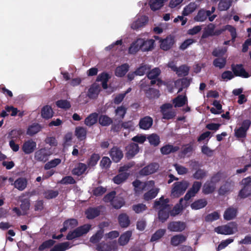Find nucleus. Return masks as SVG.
I'll use <instances>...</instances> for the list:
<instances>
[{
  "label": "nucleus",
  "instance_id": "obj_1",
  "mask_svg": "<svg viewBox=\"0 0 251 251\" xmlns=\"http://www.w3.org/2000/svg\"><path fill=\"white\" fill-rule=\"evenodd\" d=\"M168 199H164L161 197L158 201L154 202V207L155 209L159 210L158 218L159 220L164 222L169 218L171 207L168 204Z\"/></svg>",
  "mask_w": 251,
  "mask_h": 251
},
{
  "label": "nucleus",
  "instance_id": "obj_2",
  "mask_svg": "<svg viewBox=\"0 0 251 251\" xmlns=\"http://www.w3.org/2000/svg\"><path fill=\"white\" fill-rule=\"evenodd\" d=\"M214 231L218 234L232 235L238 231V226L235 223L231 222L215 228Z\"/></svg>",
  "mask_w": 251,
  "mask_h": 251
},
{
  "label": "nucleus",
  "instance_id": "obj_3",
  "mask_svg": "<svg viewBox=\"0 0 251 251\" xmlns=\"http://www.w3.org/2000/svg\"><path fill=\"white\" fill-rule=\"evenodd\" d=\"M189 186V183L186 181L177 182L173 184L171 191V196L177 198L182 195Z\"/></svg>",
  "mask_w": 251,
  "mask_h": 251
},
{
  "label": "nucleus",
  "instance_id": "obj_4",
  "mask_svg": "<svg viewBox=\"0 0 251 251\" xmlns=\"http://www.w3.org/2000/svg\"><path fill=\"white\" fill-rule=\"evenodd\" d=\"M134 190L136 194H139L143 191L149 190L154 185L153 180L148 181L145 182H141L139 180H135L132 182Z\"/></svg>",
  "mask_w": 251,
  "mask_h": 251
},
{
  "label": "nucleus",
  "instance_id": "obj_5",
  "mask_svg": "<svg viewBox=\"0 0 251 251\" xmlns=\"http://www.w3.org/2000/svg\"><path fill=\"white\" fill-rule=\"evenodd\" d=\"M91 226L89 224L84 225L80 226L74 231L70 232L68 233L67 239L68 240H72L74 238L81 236L83 234L87 233L91 229Z\"/></svg>",
  "mask_w": 251,
  "mask_h": 251
},
{
  "label": "nucleus",
  "instance_id": "obj_6",
  "mask_svg": "<svg viewBox=\"0 0 251 251\" xmlns=\"http://www.w3.org/2000/svg\"><path fill=\"white\" fill-rule=\"evenodd\" d=\"M117 249L118 246L116 241H111L107 243H101L97 247L98 251H116Z\"/></svg>",
  "mask_w": 251,
  "mask_h": 251
},
{
  "label": "nucleus",
  "instance_id": "obj_7",
  "mask_svg": "<svg viewBox=\"0 0 251 251\" xmlns=\"http://www.w3.org/2000/svg\"><path fill=\"white\" fill-rule=\"evenodd\" d=\"M148 22V17L145 15H138L135 20L131 25V27L137 29L145 26Z\"/></svg>",
  "mask_w": 251,
  "mask_h": 251
},
{
  "label": "nucleus",
  "instance_id": "obj_8",
  "mask_svg": "<svg viewBox=\"0 0 251 251\" xmlns=\"http://www.w3.org/2000/svg\"><path fill=\"white\" fill-rule=\"evenodd\" d=\"M172 105L167 103L161 107V111L163 114V118L165 119H170L175 116V112L172 110Z\"/></svg>",
  "mask_w": 251,
  "mask_h": 251
},
{
  "label": "nucleus",
  "instance_id": "obj_9",
  "mask_svg": "<svg viewBox=\"0 0 251 251\" xmlns=\"http://www.w3.org/2000/svg\"><path fill=\"white\" fill-rule=\"evenodd\" d=\"M185 228L186 224L180 221L171 222L168 226V229L173 232H181L184 230Z\"/></svg>",
  "mask_w": 251,
  "mask_h": 251
},
{
  "label": "nucleus",
  "instance_id": "obj_10",
  "mask_svg": "<svg viewBox=\"0 0 251 251\" xmlns=\"http://www.w3.org/2000/svg\"><path fill=\"white\" fill-rule=\"evenodd\" d=\"M159 168L157 163H151L143 168L139 172L140 176H148L155 173Z\"/></svg>",
  "mask_w": 251,
  "mask_h": 251
},
{
  "label": "nucleus",
  "instance_id": "obj_11",
  "mask_svg": "<svg viewBox=\"0 0 251 251\" xmlns=\"http://www.w3.org/2000/svg\"><path fill=\"white\" fill-rule=\"evenodd\" d=\"M108 226L107 222H103L101 223L99 225V227L100 228V230L98 231L97 233L93 235L90 238V241L92 243H98L102 237L103 234V230L102 229L103 227Z\"/></svg>",
  "mask_w": 251,
  "mask_h": 251
},
{
  "label": "nucleus",
  "instance_id": "obj_12",
  "mask_svg": "<svg viewBox=\"0 0 251 251\" xmlns=\"http://www.w3.org/2000/svg\"><path fill=\"white\" fill-rule=\"evenodd\" d=\"M50 153L45 149H40L35 152L34 157L38 161L45 162L48 159Z\"/></svg>",
  "mask_w": 251,
  "mask_h": 251
},
{
  "label": "nucleus",
  "instance_id": "obj_13",
  "mask_svg": "<svg viewBox=\"0 0 251 251\" xmlns=\"http://www.w3.org/2000/svg\"><path fill=\"white\" fill-rule=\"evenodd\" d=\"M201 182L196 181L193 183L192 188L185 195L184 199L185 201H188L191 197H194L195 194L199 191L201 187Z\"/></svg>",
  "mask_w": 251,
  "mask_h": 251
},
{
  "label": "nucleus",
  "instance_id": "obj_14",
  "mask_svg": "<svg viewBox=\"0 0 251 251\" xmlns=\"http://www.w3.org/2000/svg\"><path fill=\"white\" fill-rule=\"evenodd\" d=\"M36 148V143L32 140L25 141L22 147L23 151L26 154L32 152Z\"/></svg>",
  "mask_w": 251,
  "mask_h": 251
},
{
  "label": "nucleus",
  "instance_id": "obj_15",
  "mask_svg": "<svg viewBox=\"0 0 251 251\" xmlns=\"http://www.w3.org/2000/svg\"><path fill=\"white\" fill-rule=\"evenodd\" d=\"M110 156L115 162H119L123 157L122 151L117 147H113L110 151Z\"/></svg>",
  "mask_w": 251,
  "mask_h": 251
},
{
  "label": "nucleus",
  "instance_id": "obj_16",
  "mask_svg": "<svg viewBox=\"0 0 251 251\" xmlns=\"http://www.w3.org/2000/svg\"><path fill=\"white\" fill-rule=\"evenodd\" d=\"M160 48L164 50H167L172 48L174 41L173 37L169 36L165 39L160 40Z\"/></svg>",
  "mask_w": 251,
  "mask_h": 251
},
{
  "label": "nucleus",
  "instance_id": "obj_17",
  "mask_svg": "<svg viewBox=\"0 0 251 251\" xmlns=\"http://www.w3.org/2000/svg\"><path fill=\"white\" fill-rule=\"evenodd\" d=\"M153 120L152 118L150 117L146 116L140 120L139 125L140 128L147 130L151 126Z\"/></svg>",
  "mask_w": 251,
  "mask_h": 251
},
{
  "label": "nucleus",
  "instance_id": "obj_18",
  "mask_svg": "<svg viewBox=\"0 0 251 251\" xmlns=\"http://www.w3.org/2000/svg\"><path fill=\"white\" fill-rule=\"evenodd\" d=\"M141 38H138L133 42L128 49V52L130 54H135L140 49L142 50Z\"/></svg>",
  "mask_w": 251,
  "mask_h": 251
},
{
  "label": "nucleus",
  "instance_id": "obj_19",
  "mask_svg": "<svg viewBox=\"0 0 251 251\" xmlns=\"http://www.w3.org/2000/svg\"><path fill=\"white\" fill-rule=\"evenodd\" d=\"M232 69L234 74L237 76L245 78H248L249 77V75L246 72L241 65L233 66H232Z\"/></svg>",
  "mask_w": 251,
  "mask_h": 251
},
{
  "label": "nucleus",
  "instance_id": "obj_20",
  "mask_svg": "<svg viewBox=\"0 0 251 251\" xmlns=\"http://www.w3.org/2000/svg\"><path fill=\"white\" fill-rule=\"evenodd\" d=\"M100 91V87L95 83L91 85L88 90L87 96L90 99H96L97 98Z\"/></svg>",
  "mask_w": 251,
  "mask_h": 251
},
{
  "label": "nucleus",
  "instance_id": "obj_21",
  "mask_svg": "<svg viewBox=\"0 0 251 251\" xmlns=\"http://www.w3.org/2000/svg\"><path fill=\"white\" fill-rule=\"evenodd\" d=\"M168 0H150L149 5L152 11H156L161 9L164 3Z\"/></svg>",
  "mask_w": 251,
  "mask_h": 251
},
{
  "label": "nucleus",
  "instance_id": "obj_22",
  "mask_svg": "<svg viewBox=\"0 0 251 251\" xmlns=\"http://www.w3.org/2000/svg\"><path fill=\"white\" fill-rule=\"evenodd\" d=\"M127 157L129 158L133 157L139 152L138 145L135 143H131L126 147Z\"/></svg>",
  "mask_w": 251,
  "mask_h": 251
},
{
  "label": "nucleus",
  "instance_id": "obj_23",
  "mask_svg": "<svg viewBox=\"0 0 251 251\" xmlns=\"http://www.w3.org/2000/svg\"><path fill=\"white\" fill-rule=\"evenodd\" d=\"M142 50L144 51L152 50L154 48V41L153 39L145 40L141 38Z\"/></svg>",
  "mask_w": 251,
  "mask_h": 251
},
{
  "label": "nucleus",
  "instance_id": "obj_24",
  "mask_svg": "<svg viewBox=\"0 0 251 251\" xmlns=\"http://www.w3.org/2000/svg\"><path fill=\"white\" fill-rule=\"evenodd\" d=\"M237 213V210L234 207L227 208L224 214V218L226 220L229 221L234 219Z\"/></svg>",
  "mask_w": 251,
  "mask_h": 251
},
{
  "label": "nucleus",
  "instance_id": "obj_25",
  "mask_svg": "<svg viewBox=\"0 0 251 251\" xmlns=\"http://www.w3.org/2000/svg\"><path fill=\"white\" fill-rule=\"evenodd\" d=\"M199 6V4L196 2H190L184 8L182 11L183 16H188L193 12Z\"/></svg>",
  "mask_w": 251,
  "mask_h": 251
},
{
  "label": "nucleus",
  "instance_id": "obj_26",
  "mask_svg": "<svg viewBox=\"0 0 251 251\" xmlns=\"http://www.w3.org/2000/svg\"><path fill=\"white\" fill-rule=\"evenodd\" d=\"M53 111L51 106L49 105L44 106L41 110V114L43 118L49 119L53 116Z\"/></svg>",
  "mask_w": 251,
  "mask_h": 251
},
{
  "label": "nucleus",
  "instance_id": "obj_27",
  "mask_svg": "<svg viewBox=\"0 0 251 251\" xmlns=\"http://www.w3.org/2000/svg\"><path fill=\"white\" fill-rule=\"evenodd\" d=\"M27 181L26 178L20 177L16 179L14 183L15 188L19 191L24 190L26 187Z\"/></svg>",
  "mask_w": 251,
  "mask_h": 251
},
{
  "label": "nucleus",
  "instance_id": "obj_28",
  "mask_svg": "<svg viewBox=\"0 0 251 251\" xmlns=\"http://www.w3.org/2000/svg\"><path fill=\"white\" fill-rule=\"evenodd\" d=\"M186 240V237L182 234L176 235L171 238V244L173 246H177L185 242Z\"/></svg>",
  "mask_w": 251,
  "mask_h": 251
},
{
  "label": "nucleus",
  "instance_id": "obj_29",
  "mask_svg": "<svg viewBox=\"0 0 251 251\" xmlns=\"http://www.w3.org/2000/svg\"><path fill=\"white\" fill-rule=\"evenodd\" d=\"M190 82L187 78H183L176 80L175 83V87L178 88V92H181L183 88H187L190 85Z\"/></svg>",
  "mask_w": 251,
  "mask_h": 251
},
{
  "label": "nucleus",
  "instance_id": "obj_30",
  "mask_svg": "<svg viewBox=\"0 0 251 251\" xmlns=\"http://www.w3.org/2000/svg\"><path fill=\"white\" fill-rule=\"evenodd\" d=\"M129 173H120L113 178V182L117 184H120L124 182L129 176Z\"/></svg>",
  "mask_w": 251,
  "mask_h": 251
},
{
  "label": "nucleus",
  "instance_id": "obj_31",
  "mask_svg": "<svg viewBox=\"0 0 251 251\" xmlns=\"http://www.w3.org/2000/svg\"><path fill=\"white\" fill-rule=\"evenodd\" d=\"M132 235V232L130 231H127L122 234L118 240L119 244L121 246H125L126 245Z\"/></svg>",
  "mask_w": 251,
  "mask_h": 251
},
{
  "label": "nucleus",
  "instance_id": "obj_32",
  "mask_svg": "<svg viewBox=\"0 0 251 251\" xmlns=\"http://www.w3.org/2000/svg\"><path fill=\"white\" fill-rule=\"evenodd\" d=\"M77 225V221L74 219L66 221L63 224V227L60 229V232H63L67 229L74 228Z\"/></svg>",
  "mask_w": 251,
  "mask_h": 251
},
{
  "label": "nucleus",
  "instance_id": "obj_33",
  "mask_svg": "<svg viewBox=\"0 0 251 251\" xmlns=\"http://www.w3.org/2000/svg\"><path fill=\"white\" fill-rule=\"evenodd\" d=\"M129 69V66L127 64H123L115 70V75L118 77H122L126 75Z\"/></svg>",
  "mask_w": 251,
  "mask_h": 251
},
{
  "label": "nucleus",
  "instance_id": "obj_34",
  "mask_svg": "<svg viewBox=\"0 0 251 251\" xmlns=\"http://www.w3.org/2000/svg\"><path fill=\"white\" fill-rule=\"evenodd\" d=\"M110 77V76L108 74L104 72L100 74L98 76L97 81H101L102 82V86L103 88L106 89L107 88V82Z\"/></svg>",
  "mask_w": 251,
  "mask_h": 251
},
{
  "label": "nucleus",
  "instance_id": "obj_35",
  "mask_svg": "<svg viewBox=\"0 0 251 251\" xmlns=\"http://www.w3.org/2000/svg\"><path fill=\"white\" fill-rule=\"evenodd\" d=\"M98 115L96 113L90 114L85 120V124L91 126L96 124L98 121Z\"/></svg>",
  "mask_w": 251,
  "mask_h": 251
},
{
  "label": "nucleus",
  "instance_id": "obj_36",
  "mask_svg": "<svg viewBox=\"0 0 251 251\" xmlns=\"http://www.w3.org/2000/svg\"><path fill=\"white\" fill-rule=\"evenodd\" d=\"M207 204V201L205 199L197 200L191 204V207L194 210H198L204 207Z\"/></svg>",
  "mask_w": 251,
  "mask_h": 251
},
{
  "label": "nucleus",
  "instance_id": "obj_37",
  "mask_svg": "<svg viewBox=\"0 0 251 251\" xmlns=\"http://www.w3.org/2000/svg\"><path fill=\"white\" fill-rule=\"evenodd\" d=\"M87 169V166L85 164L80 163L78 164L73 170V174L77 176L83 174Z\"/></svg>",
  "mask_w": 251,
  "mask_h": 251
},
{
  "label": "nucleus",
  "instance_id": "obj_38",
  "mask_svg": "<svg viewBox=\"0 0 251 251\" xmlns=\"http://www.w3.org/2000/svg\"><path fill=\"white\" fill-rule=\"evenodd\" d=\"M178 146H173L171 145H167L161 148L160 151L162 154H168L171 152L177 151L179 150Z\"/></svg>",
  "mask_w": 251,
  "mask_h": 251
},
{
  "label": "nucleus",
  "instance_id": "obj_39",
  "mask_svg": "<svg viewBox=\"0 0 251 251\" xmlns=\"http://www.w3.org/2000/svg\"><path fill=\"white\" fill-rule=\"evenodd\" d=\"M87 130L84 127L78 126L75 128V135L80 140H83L86 138Z\"/></svg>",
  "mask_w": 251,
  "mask_h": 251
},
{
  "label": "nucleus",
  "instance_id": "obj_40",
  "mask_svg": "<svg viewBox=\"0 0 251 251\" xmlns=\"http://www.w3.org/2000/svg\"><path fill=\"white\" fill-rule=\"evenodd\" d=\"M187 101V97L185 96L179 95L174 99L173 103L175 107H181L184 105Z\"/></svg>",
  "mask_w": 251,
  "mask_h": 251
},
{
  "label": "nucleus",
  "instance_id": "obj_41",
  "mask_svg": "<svg viewBox=\"0 0 251 251\" xmlns=\"http://www.w3.org/2000/svg\"><path fill=\"white\" fill-rule=\"evenodd\" d=\"M120 225L123 227L128 226L130 223L128 216L126 214H121L118 217Z\"/></svg>",
  "mask_w": 251,
  "mask_h": 251
},
{
  "label": "nucleus",
  "instance_id": "obj_42",
  "mask_svg": "<svg viewBox=\"0 0 251 251\" xmlns=\"http://www.w3.org/2000/svg\"><path fill=\"white\" fill-rule=\"evenodd\" d=\"M150 188L149 191L145 194L144 199L146 200H149L155 198L159 192V189L157 188Z\"/></svg>",
  "mask_w": 251,
  "mask_h": 251
},
{
  "label": "nucleus",
  "instance_id": "obj_43",
  "mask_svg": "<svg viewBox=\"0 0 251 251\" xmlns=\"http://www.w3.org/2000/svg\"><path fill=\"white\" fill-rule=\"evenodd\" d=\"M87 218L89 219H92L100 214V210L97 208H90L85 212Z\"/></svg>",
  "mask_w": 251,
  "mask_h": 251
},
{
  "label": "nucleus",
  "instance_id": "obj_44",
  "mask_svg": "<svg viewBox=\"0 0 251 251\" xmlns=\"http://www.w3.org/2000/svg\"><path fill=\"white\" fill-rule=\"evenodd\" d=\"M70 247L69 243L66 242L55 245L51 249L50 251H65L70 248Z\"/></svg>",
  "mask_w": 251,
  "mask_h": 251
},
{
  "label": "nucleus",
  "instance_id": "obj_45",
  "mask_svg": "<svg viewBox=\"0 0 251 251\" xmlns=\"http://www.w3.org/2000/svg\"><path fill=\"white\" fill-rule=\"evenodd\" d=\"M41 129V126L38 124H34L29 126L27 130V134L29 135H33L36 134Z\"/></svg>",
  "mask_w": 251,
  "mask_h": 251
},
{
  "label": "nucleus",
  "instance_id": "obj_46",
  "mask_svg": "<svg viewBox=\"0 0 251 251\" xmlns=\"http://www.w3.org/2000/svg\"><path fill=\"white\" fill-rule=\"evenodd\" d=\"M215 189V184L214 183H212L211 181H207L204 184L202 189V191L203 193L208 194L213 192Z\"/></svg>",
  "mask_w": 251,
  "mask_h": 251
},
{
  "label": "nucleus",
  "instance_id": "obj_47",
  "mask_svg": "<svg viewBox=\"0 0 251 251\" xmlns=\"http://www.w3.org/2000/svg\"><path fill=\"white\" fill-rule=\"evenodd\" d=\"M232 0H221L218 8L221 11L226 10L231 5Z\"/></svg>",
  "mask_w": 251,
  "mask_h": 251
},
{
  "label": "nucleus",
  "instance_id": "obj_48",
  "mask_svg": "<svg viewBox=\"0 0 251 251\" xmlns=\"http://www.w3.org/2000/svg\"><path fill=\"white\" fill-rule=\"evenodd\" d=\"M100 125L102 126H107L112 123V119L106 115H101L99 119Z\"/></svg>",
  "mask_w": 251,
  "mask_h": 251
},
{
  "label": "nucleus",
  "instance_id": "obj_49",
  "mask_svg": "<svg viewBox=\"0 0 251 251\" xmlns=\"http://www.w3.org/2000/svg\"><path fill=\"white\" fill-rule=\"evenodd\" d=\"M183 201V199H181L179 200V203L175 206L174 208L170 211V213L171 216H175L178 214L182 210V206L181 205V202Z\"/></svg>",
  "mask_w": 251,
  "mask_h": 251
},
{
  "label": "nucleus",
  "instance_id": "obj_50",
  "mask_svg": "<svg viewBox=\"0 0 251 251\" xmlns=\"http://www.w3.org/2000/svg\"><path fill=\"white\" fill-rule=\"evenodd\" d=\"M147 139L151 145L156 146L159 144L160 138L156 134H151L148 137Z\"/></svg>",
  "mask_w": 251,
  "mask_h": 251
},
{
  "label": "nucleus",
  "instance_id": "obj_51",
  "mask_svg": "<svg viewBox=\"0 0 251 251\" xmlns=\"http://www.w3.org/2000/svg\"><path fill=\"white\" fill-rule=\"evenodd\" d=\"M126 109L125 107L123 106L118 107L115 110V114L117 119L120 120L123 119L126 113Z\"/></svg>",
  "mask_w": 251,
  "mask_h": 251
},
{
  "label": "nucleus",
  "instance_id": "obj_52",
  "mask_svg": "<svg viewBox=\"0 0 251 251\" xmlns=\"http://www.w3.org/2000/svg\"><path fill=\"white\" fill-rule=\"evenodd\" d=\"M61 162V159L59 158H56L47 162L44 166V168L46 170H49L51 168L55 167L56 166L59 165Z\"/></svg>",
  "mask_w": 251,
  "mask_h": 251
},
{
  "label": "nucleus",
  "instance_id": "obj_53",
  "mask_svg": "<svg viewBox=\"0 0 251 251\" xmlns=\"http://www.w3.org/2000/svg\"><path fill=\"white\" fill-rule=\"evenodd\" d=\"M166 229H160L157 230L151 236V241L154 242L160 239L165 233Z\"/></svg>",
  "mask_w": 251,
  "mask_h": 251
},
{
  "label": "nucleus",
  "instance_id": "obj_54",
  "mask_svg": "<svg viewBox=\"0 0 251 251\" xmlns=\"http://www.w3.org/2000/svg\"><path fill=\"white\" fill-rule=\"evenodd\" d=\"M151 69L148 65H142L135 72V74L137 75H143Z\"/></svg>",
  "mask_w": 251,
  "mask_h": 251
},
{
  "label": "nucleus",
  "instance_id": "obj_55",
  "mask_svg": "<svg viewBox=\"0 0 251 251\" xmlns=\"http://www.w3.org/2000/svg\"><path fill=\"white\" fill-rule=\"evenodd\" d=\"M99 159L100 156L99 154L95 153L92 154L87 161L88 166L89 167L95 166Z\"/></svg>",
  "mask_w": 251,
  "mask_h": 251
},
{
  "label": "nucleus",
  "instance_id": "obj_56",
  "mask_svg": "<svg viewBox=\"0 0 251 251\" xmlns=\"http://www.w3.org/2000/svg\"><path fill=\"white\" fill-rule=\"evenodd\" d=\"M56 104L58 107L64 109H68L71 107L70 102L65 100H61L57 101Z\"/></svg>",
  "mask_w": 251,
  "mask_h": 251
},
{
  "label": "nucleus",
  "instance_id": "obj_57",
  "mask_svg": "<svg viewBox=\"0 0 251 251\" xmlns=\"http://www.w3.org/2000/svg\"><path fill=\"white\" fill-rule=\"evenodd\" d=\"M250 195H251V188L250 187H243L239 193V196L241 198H245Z\"/></svg>",
  "mask_w": 251,
  "mask_h": 251
},
{
  "label": "nucleus",
  "instance_id": "obj_58",
  "mask_svg": "<svg viewBox=\"0 0 251 251\" xmlns=\"http://www.w3.org/2000/svg\"><path fill=\"white\" fill-rule=\"evenodd\" d=\"M195 21L197 22H203L206 19L205 11L201 9L199 11L197 15L194 18Z\"/></svg>",
  "mask_w": 251,
  "mask_h": 251
},
{
  "label": "nucleus",
  "instance_id": "obj_59",
  "mask_svg": "<svg viewBox=\"0 0 251 251\" xmlns=\"http://www.w3.org/2000/svg\"><path fill=\"white\" fill-rule=\"evenodd\" d=\"M220 218V213L217 211H214L211 213L209 214L205 217V221L209 222H211L214 221L218 220Z\"/></svg>",
  "mask_w": 251,
  "mask_h": 251
},
{
  "label": "nucleus",
  "instance_id": "obj_60",
  "mask_svg": "<svg viewBox=\"0 0 251 251\" xmlns=\"http://www.w3.org/2000/svg\"><path fill=\"white\" fill-rule=\"evenodd\" d=\"M124 204V200L121 198H116L112 201L111 205L116 209L120 208Z\"/></svg>",
  "mask_w": 251,
  "mask_h": 251
},
{
  "label": "nucleus",
  "instance_id": "obj_61",
  "mask_svg": "<svg viewBox=\"0 0 251 251\" xmlns=\"http://www.w3.org/2000/svg\"><path fill=\"white\" fill-rule=\"evenodd\" d=\"M160 70L158 68H155L150 71L148 74V77L149 79H155L160 74Z\"/></svg>",
  "mask_w": 251,
  "mask_h": 251
},
{
  "label": "nucleus",
  "instance_id": "obj_62",
  "mask_svg": "<svg viewBox=\"0 0 251 251\" xmlns=\"http://www.w3.org/2000/svg\"><path fill=\"white\" fill-rule=\"evenodd\" d=\"M226 63V59L224 58H218L215 59L213 61V64L216 67L220 69L224 68Z\"/></svg>",
  "mask_w": 251,
  "mask_h": 251
},
{
  "label": "nucleus",
  "instance_id": "obj_63",
  "mask_svg": "<svg viewBox=\"0 0 251 251\" xmlns=\"http://www.w3.org/2000/svg\"><path fill=\"white\" fill-rule=\"evenodd\" d=\"M119 235V232L117 231L114 230L105 234L104 235V239L106 241L108 240L113 241V240L118 237Z\"/></svg>",
  "mask_w": 251,
  "mask_h": 251
},
{
  "label": "nucleus",
  "instance_id": "obj_64",
  "mask_svg": "<svg viewBox=\"0 0 251 251\" xmlns=\"http://www.w3.org/2000/svg\"><path fill=\"white\" fill-rule=\"evenodd\" d=\"M189 68L186 66H181L177 68L176 73L180 76H185L188 74Z\"/></svg>",
  "mask_w": 251,
  "mask_h": 251
}]
</instances>
